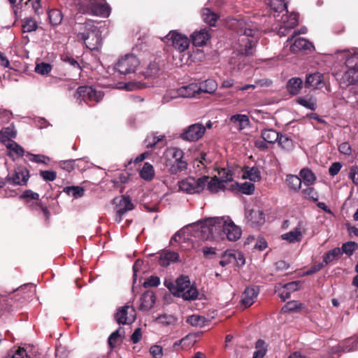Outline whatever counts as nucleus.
I'll use <instances>...</instances> for the list:
<instances>
[{"label":"nucleus","mask_w":358,"mask_h":358,"mask_svg":"<svg viewBox=\"0 0 358 358\" xmlns=\"http://www.w3.org/2000/svg\"><path fill=\"white\" fill-rule=\"evenodd\" d=\"M208 176H202L199 178L188 177L179 183L181 191L188 194H196L201 192L207 184Z\"/></svg>","instance_id":"423d86ee"},{"label":"nucleus","mask_w":358,"mask_h":358,"mask_svg":"<svg viewBox=\"0 0 358 358\" xmlns=\"http://www.w3.org/2000/svg\"><path fill=\"white\" fill-rule=\"evenodd\" d=\"M8 150V155L14 158L15 157H22L24 154V150L15 141H11L6 145Z\"/></svg>","instance_id":"e433bc0d"},{"label":"nucleus","mask_w":358,"mask_h":358,"mask_svg":"<svg viewBox=\"0 0 358 358\" xmlns=\"http://www.w3.org/2000/svg\"><path fill=\"white\" fill-rule=\"evenodd\" d=\"M22 27L24 32H31L37 29L38 24L35 20L27 17L24 20Z\"/></svg>","instance_id":"603ef678"},{"label":"nucleus","mask_w":358,"mask_h":358,"mask_svg":"<svg viewBox=\"0 0 358 358\" xmlns=\"http://www.w3.org/2000/svg\"><path fill=\"white\" fill-rule=\"evenodd\" d=\"M206 131V127L201 123L193 124L185 128L180 137L187 141H196L200 139Z\"/></svg>","instance_id":"9b49d317"},{"label":"nucleus","mask_w":358,"mask_h":358,"mask_svg":"<svg viewBox=\"0 0 358 358\" xmlns=\"http://www.w3.org/2000/svg\"><path fill=\"white\" fill-rule=\"evenodd\" d=\"M16 132L11 127H7L0 131V141H5L11 138H15Z\"/></svg>","instance_id":"bf43d9fd"},{"label":"nucleus","mask_w":358,"mask_h":358,"mask_svg":"<svg viewBox=\"0 0 358 358\" xmlns=\"http://www.w3.org/2000/svg\"><path fill=\"white\" fill-rule=\"evenodd\" d=\"M233 263L238 266H243L245 263V259L243 254L238 250H231Z\"/></svg>","instance_id":"052dcab7"},{"label":"nucleus","mask_w":358,"mask_h":358,"mask_svg":"<svg viewBox=\"0 0 358 358\" xmlns=\"http://www.w3.org/2000/svg\"><path fill=\"white\" fill-rule=\"evenodd\" d=\"M168 288L173 295L184 300H195L198 297L199 292L196 288L191 284L187 276L178 278L175 283H170Z\"/></svg>","instance_id":"20e7f679"},{"label":"nucleus","mask_w":358,"mask_h":358,"mask_svg":"<svg viewBox=\"0 0 358 358\" xmlns=\"http://www.w3.org/2000/svg\"><path fill=\"white\" fill-rule=\"evenodd\" d=\"M345 59V70L340 78V85L343 87L358 85V48L341 51Z\"/></svg>","instance_id":"f03ea898"},{"label":"nucleus","mask_w":358,"mask_h":358,"mask_svg":"<svg viewBox=\"0 0 358 358\" xmlns=\"http://www.w3.org/2000/svg\"><path fill=\"white\" fill-rule=\"evenodd\" d=\"M84 189L80 186H69L64 188V192L75 199L82 197L84 194Z\"/></svg>","instance_id":"a18cd8bd"},{"label":"nucleus","mask_w":358,"mask_h":358,"mask_svg":"<svg viewBox=\"0 0 358 358\" xmlns=\"http://www.w3.org/2000/svg\"><path fill=\"white\" fill-rule=\"evenodd\" d=\"M287 187L293 192H297L301 187V179L300 177L294 175L287 176L285 180Z\"/></svg>","instance_id":"72a5a7b5"},{"label":"nucleus","mask_w":358,"mask_h":358,"mask_svg":"<svg viewBox=\"0 0 358 358\" xmlns=\"http://www.w3.org/2000/svg\"><path fill=\"white\" fill-rule=\"evenodd\" d=\"M206 187V189L211 194L217 193L225 189V185L216 176L210 179L208 177Z\"/></svg>","instance_id":"c756f323"},{"label":"nucleus","mask_w":358,"mask_h":358,"mask_svg":"<svg viewBox=\"0 0 358 358\" xmlns=\"http://www.w3.org/2000/svg\"><path fill=\"white\" fill-rule=\"evenodd\" d=\"M201 16L203 21L208 23L210 26H215L218 17L216 13L212 12L208 8L202 9Z\"/></svg>","instance_id":"ea45409f"},{"label":"nucleus","mask_w":358,"mask_h":358,"mask_svg":"<svg viewBox=\"0 0 358 358\" xmlns=\"http://www.w3.org/2000/svg\"><path fill=\"white\" fill-rule=\"evenodd\" d=\"M229 217H209L195 224L199 227L204 239L224 238V227Z\"/></svg>","instance_id":"7ed1b4c3"},{"label":"nucleus","mask_w":358,"mask_h":358,"mask_svg":"<svg viewBox=\"0 0 358 358\" xmlns=\"http://www.w3.org/2000/svg\"><path fill=\"white\" fill-rule=\"evenodd\" d=\"M138 59L134 55H126L120 58L115 65V70L121 75H129L134 73L139 66Z\"/></svg>","instance_id":"0eeeda50"},{"label":"nucleus","mask_w":358,"mask_h":358,"mask_svg":"<svg viewBox=\"0 0 358 358\" xmlns=\"http://www.w3.org/2000/svg\"><path fill=\"white\" fill-rule=\"evenodd\" d=\"M232 263L233 259L231 250L226 251L222 256V259L220 261V264L224 267Z\"/></svg>","instance_id":"0e129e2a"},{"label":"nucleus","mask_w":358,"mask_h":358,"mask_svg":"<svg viewBox=\"0 0 358 358\" xmlns=\"http://www.w3.org/2000/svg\"><path fill=\"white\" fill-rule=\"evenodd\" d=\"M279 134L278 132L273 129H267L262 131L261 136L268 143L273 144L278 141Z\"/></svg>","instance_id":"4c0bfd02"},{"label":"nucleus","mask_w":358,"mask_h":358,"mask_svg":"<svg viewBox=\"0 0 358 358\" xmlns=\"http://www.w3.org/2000/svg\"><path fill=\"white\" fill-rule=\"evenodd\" d=\"M157 321L164 325H173L176 323L177 318L173 315L164 314L159 316Z\"/></svg>","instance_id":"6e6d98bb"},{"label":"nucleus","mask_w":358,"mask_h":358,"mask_svg":"<svg viewBox=\"0 0 358 358\" xmlns=\"http://www.w3.org/2000/svg\"><path fill=\"white\" fill-rule=\"evenodd\" d=\"M268 5L275 18L279 17L281 13L287 12V3L284 0H269Z\"/></svg>","instance_id":"a878e982"},{"label":"nucleus","mask_w":358,"mask_h":358,"mask_svg":"<svg viewBox=\"0 0 358 358\" xmlns=\"http://www.w3.org/2000/svg\"><path fill=\"white\" fill-rule=\"evenodd\" d=\"M303 87V81L299 78H292L287 83V90L292 95L297 94Z\"/></svg>","instance_id":"2f4dec72"},{"label":"nucleus","mask_w":358,"mask_h":358,"mask_svg":"<svg viewBox=\"0 0 358 358\" xmlns=\"http://www.w3.org/2000/svg\"><path fill=\"white\" fill-rule=\"evenodd\" d=\"M186 322L192 327H203L206 322V320L203 316L192 315L187 318Z\"/></svg>","instance_id":"de8ad7c7"},{"label":"nucleus","mask_w":358,"mask_h":358,"mask_svg":"<svg viewBox=\"0 0 358 358\" xmlns=\"http://www.w3.org/2000/svg\"><path fill=\"white\" fill-rule=\"evenodd\" d=\"M217 88V84L214 80L208 79L199 85V93L202 92L212 94Z\"/></svg>","instance_id":"473e14b6"},{"label":"nucleus","mask_w":358,"mask_h":358,"mask_svg":"<svg viewBox=\"0 0 358 358\" xmlns=\"http://www.w3.org/2000/svg\"><path fill=\"white\" fill-rule=\"evenodd\" d=\"M26 156L29 157L30 161L35 163H43L48 164L50 161V159L48 156L43 155H34L30 152H27Z\"/></svg>","instance_id":"5fc2aeb1"},{"label":"nucleus","mask_w":358,"mask_h":358,"mask_svg":"<svg viewBox=\"0 0 358 358\" xmlns=\"http://www.w3.org/2000/svg\"><path fill=\"white\" fill-rule=\"evenodd\" d=\"M243 177L248 178L251 181L257 182L261 179V173L257 167H248L243 171Z\"/></svg>","instance_id":"a19ab883"},{"label":"nucleus","mask_w":358,"mask_h":358,"mask_svg":"<svg viewBox=\"0 0 358 358\" xmlns=\"http://www.w3.org/2000/svg\"><path fill=\"white\" fill-rule=\"evenodd\" d=\"M163 138L164 136H155V134H151L145 139L146 146L148 148H151L155 145L158 142L162 141Z\"/></svg>","instance_id":"e2e57ef3"},{"label":"nucleus","mask_w":358,"mask_h":358,"mask_svg":"<svg viewBox=\"0 0 358 358\" xmlns=\"http://www.w3.org/2000/svg\"><path fill=\"white\" fill-rule=\"evenodd\" d=\"M159 71V65L156 62H152L149 64V65L146 67L145 71H143V74L145 77L149 78L155 76L158 74Z\"/></svg>","instance_id":"8fccbe9b"},{"label":"nucleus","mask_w":358,"mask_h":358,"mask_svg":"<svg viewBox=\"0 0 358 358\" xmlns=\"http://www.w3.org/2000/svg\"><path fill=\"white\" fill-rule=\"evenodd\" d=\"M277 141L283 149L287 150H292L294 146L292 140L286 135L280 134Z\"/></svg>","instance_id":"864d4df0"},{"label":"nucleus","mask_w":358,"mask_h":358,"mask_svg":"<svg viewBox=\"0 0 358 358\" xmlns=\"http://www.w3.org/2000/svg\"><path fill=\"white\" fill-rule=\"evenodd\" d=\"M267 352V345L264 341L259 339L255 343V351L252 358H264Z\"/></svg>","instance_id":"79ce46f5"},{"label":"nucleus","mask_w":358,"mask_h":358,"mask_svg":"<svg viewBox=\"0 0 358 358\" xmlns=\"http://www.w3.org/2000/svg\"><path fill=\"white\" fill-rule=\"evenodd\" d=\"M166 159L167 166H169V172L177 174L187 169V163L184 159V152L181 149L176 147L168 148L163 155Z\"/></svg>","instance_id":"39448f33"},{"label":"nucleus","mask_w":358,"mask_h":358,"mask_svg":"<svg viewBox=\"0 0 358 358\" xmlns=\"http://www.w3.org/2000/svg\"><path fill=\"white\" fill-rule=\"evenodd\" d=\"M160 284V279L157 276L151 275L144 282V287H157Z\"/></svg>","instance_id":"69168bd1"},{"label":"nucleus","mask_w":358,"mask_h":358,"mask_svg":"<svg viewBox=\"0 0 358 358\" xmlns=\"http://www.w3.org/2000/svg\"><path fill=\"white\" fill-rule=\"evenodd\" d=\"M282 16L275 18L278 21L282 22V25L278 29V35L280 36H284L287 34V31L288 29H293L295 27L298 23V15L295 13H291L287 14V12L284 14L281 13Z\"/></svg>","instance_id":"f8f14e48"},{"label":"nucleus","mask_w":358,"mask_h":358,"mask_svg":"<svg viewBox=\"0 0 358 358\" xmlns=\"http://www.w3.org/2000/svg\"><path fill=\"white\" fill-rule=\"evenodd\" d=\"M282 238L289 241V243L299 242L302 238L301 231L300 229H295L293 231L282 234Z\"/></svg>","instance_id":"37998d69"},{"label":"nucleus","mask_w":358,"mask_h":358,"mask_svg":"<svg viewBox=\"0 0 358 358\" xmlns=\"http://www.w3.org/2000/svg\"><path fill=\"white\" fill-rule=\"evenodd\" d=\"M301 194L302 197L305 199L313 201H317L319 199V194L317 191L311 185L304 186L301 189Z\"/></svg>","instance_id":"f704fd0d"},{"label":"nucleus","mask_w":358,"mask_h":358,"mask_svg":"<svg viewBox=\"0 0 358 358\" xmlns=\"http://www.w3.org/2000/svg\"><path fill=\"white\" fill-rule=\"evenodd\" d=\"M358 248V244L355 242L350 241L343 243L341 247L342 253H345L348 255H352V253Z\"/></svg>","instance_id":"4d7b16f0"},{"label":"nucleus","mask_w":358,"mask_h":358,"mask_svg":"<svg viewBox=\"0 0 358 358\" xmlns=\"http://www.w3.org/2000/svg\"><path fill=\"white\" fill-rule=\"evenodd\" d=\"M192 43L195 46H203L210 38L209 31L206 29L195 31L191 35Z\"/></svg>","instance_id":"b1692460"},{"label":"nucleus","mask_w":358,"mask_h":358,"mask_svg":"<svg viewBox=\"0 0 358 358\" xmlns=\"http://www.w3.org/2000/svg\"><path fill=\"white\" fill-rule=\"evenodd\" d=\"M229 124L238 131H241L248 127L250 120L247 115L236 114L230 117Z\"/></svg>","instance_id":"412c9836"},{"label":"nucleus","mask_w":358,"mask_h":358,"mask_svg":"<svg viewBox=\"0 0 358 358\" xmlns=\"http://www.w3.org/2000/svg\"><path fill=\"white\" fill-rule=\"evenodd\" d=\"M89 49L92 50H98L102 43L101 33L99 29L94 28L87 34H80Z\"/></svg>","instance_id":"4468645a"},{"label":"nucleus","mask_w":358,"mask_h":358,"mask_svg":"<svg viewBox=\"0 0 358 358\" xmlns=\"http://www.w3.org/2000/svg\"><path fill=\"white\" fill-rule=\"evenodd\" d=\"M300 282L293 281L284 285L278 290V294L282 301L291 296L292 292H296L299 289Z\"/></svg>","instance_id":"5701e85b"},{"label":"nucleus","mask_w":358,"mask_h":358,"mask_svg":"<svg viewBox=\"0 0 358 358\" xmlns=\"http://www.w3.org/2000/svg\"><path fill=\"white\" fill-rule=\"evenodd\" d=\"M296 103L301 106L314 110L316 108V101L313 97H298L296 100Z\"/></svg>","instance_id":"49530a36"},{"label":"nucleus","mask_w":358,"mask_h":358,"mask_svg":"<svg viewBox=\"0 0 358 358\" xmlns=\"http://www.w3.org/2000/svg\"><path fill=\"white\" fill-rule=\"evenodd\" d=\"M259 292V289L257 286L247 287L242 294L241 302L245 307L252 305Z\"/></svg>","instance_id":"a211bd4d"},{"label":"nucleus","mask_w":358,"mask_h":358,"mask_svg":"<svg viewBox=\"0 0 358 358\" xmlns=\"http://www.w3.org/2000/svg\"><path fill=\"white\" fill-rule=\"evenodd\" d=\"M233 191L241 192L244 194L251 195L255 192L254 184L250 182H244L243 183L235 182L231 186Z\"/></svg>","instance_id":"c85d7f7f"},{"label":"nucleus","mask_w":358,"mask_h":358,"mask_svg":"<svg viewBox=\"0 0 358 358\" xmlns=\"http://www.w3.org/2000/svg\"><path fill=\"white\" fill-rule=\"evenodd\" d=\"M237 33L239 36L236 47L237 53H235L236 57L233 56L229 61L234 71H239L245 66L246 57L253 54V49L258 38V30L254 23L245 20H239L237 22Z\"/></svg>","instance_id":"f257e3e1"},{"label":"nucleus","mask_w":358,"mask_h":358,"mask_svg":"<svg viewBox=\"0 0 358 358\" xmlns=\"http://www.w3.org/2000/svg\"><path fill=\"white\" fill-rule=\"evenodd\" d=\"M245 219L252 227L262 225L265 222L264 213L259 208L247 209Z\"/></svg>","instance_id":"dca6fc26"},{"label":"nucleus","mask_w":358,"mask_h":358,"mask_svg":"<svg viewBox=\"0 0 358 358\" xmlns=\"http://www.w3.org/2000/svg\"><path fill=\"white\" fill-rule=\"evenodd\" d=\"M301 181L303 180L304 186L312 185L316 180L315 174L308 169H303L299 173Z\"/></svg>","instance_id":"c9c22d12"},{"label":"nucleus","mask_w":358,"mask_h":358,"mask_svg":"<svg viewBox=\"0 0 358 358\" xmlns=\"http://www.w3.org/2000/svg\"><path fill=\"white\" fill-rule=\"evenodd\" d=\"M165 43L171 45L179 52H184L189 45V40L185 36L176 31H171L163 39Z\"/></svg>","instance_id":"9d476101"},{"label":"nucleus","mask_w":358,"mask_h":358,"mask_svg":"<svg viewBox=\"0 0 358 358\" xmlns=\"http://www.w3.org/2000/svg\"><path fill=\"white\" fill-rule=\"evenodd\" d=\"M180 261V256L178 252L173 251H166L162 254L159 259V264L162 266H167L172 262Z\"/></svg>","instance_id":"bb28decb"},{"label":"nucleus","mask_w":358,"mask_h":358,"mask_svg":"<svg viewBox=\"0 0 358 358\" xmlns=\"http://www.w3.org/2000/svg\"><path fill=\"white\" fill-rule=\"evenodd\" d=\"M342 255L341 248H335L328 252H327L323 257V262L325 264H329L333 262L335 259L339 257Z\"/></svg>","instance_id":"3c124183"},{"label":"nucleus","mask_w":358,"mask_h":358,"mask_svg":"<svg viewBox=\"0 0 358 358\" xmlns=\"http://www.w3.org/2000/svg\"><path fill=\"white\" fill-rule=\"evenodd\" d=\"M324 85L323 75L319 72L309 74L306 76L305 87L320 89Z\"/></svg>","instance_id":"4be33fe9"},{"label":"nucleus","mask_w":358,"mask_h":358,"mask_svg":"<svg viewBox=\"0 0 358 358\" xmlns=\"http://www.w3.org/2000/svg\"><path fill=\"white\" fill-rule=\"evenodd\" d=\"M52 70V66L50 64L41 62L37 64L35 67V71L41 75H47Z\"/></svg>","instance_id":"680f3d73"},{"label":"nucleus","mask_w":358,"mask_h":358,"mask_svg":"<svg viewBox=\"0 0 358 358\" xmlns=\"http://www.w3.org/2000/svg\"><path fill=\"white\" fill-rule=\"evenodd\" d=\"M41 177L45 181H53L56 179V172L53 171H41Z\"/></svg>","instance_id":"338daca9"},{"label":"nucleus","mask_w":358,"mask_h":358,"mask_svg":"<svg viewBox=\"0 0 358 358\" xmlns=\"http://www.w3.org/2000/svg\"><path fill=\"white\" fill-rule=\"evenodd\" d=\"M193 336L191 335H187L180 340L176 341L173 344V348L176 350L179 349H187L192 347L194 343Z\"/></svg>","instance_id":"58836bf2"},{"label":"nucleus","mask_w":358,"mask_h":358,"mask_svg":"<svg viewBox=\"0 0 358 358\" xmlns=\"http://www.w3.org/2000/svg\"><path fill=\"white\" fill-rule=\"evenodd\" d=\"M75 96L77 99H80V102L84 101L91 105L90 102L98 103L100 101L103 97V93L90 86H81L78 88Z\"/></svg>","instance_id":"6e6552de"},{"label":"nucleus","mask_w":358,"mask_h":358,"mask_svg":"<svg viewBox=\"0 0 358 358\" xmlns=\"http://www.w3.org/2000/svg\"><path fill=\"white\" fill-rule=\"evenodd\" d=\"M115 320L118 324H129L136 320V310L132 306L125 305L118 309L115 314Z\"/></svg>","instance_id":"ddd939ff"},{"label":"nucleus","mask_w":358,"mask_h":358,"mask_svg":"<svg viewBox=\"0 0 358 358\" xmlns=\"http://www.w3.org/2000/svg\"><path fill=\"white\" fill-rule=\"evenodd\" d=\"M241 236V228L236 225L229 217V221L226 222L224 227V237L226 236L231 241H236L240 238Z\"/></svg>","instance_id":"f3484780"},{"label":"nucleus","mask_w":358,"mask_h":358,"mask_svg":"<svg viewBox=\"0 0 358 358\" xmlns=\"http://www.w3.org/2000/svg\"><path fill=\"white\" fill-rule=\"evenodd\" d=\"M83 3L87 7L86 12L94 15L107 17L110 13V8L105 0H85Z\"/></svg>","instance_id":"1a4fd4ad"},{"label":"nucleus","mask_w":358,"mask_h":358,"mask_svg":"<svg viewBox=\"0 0 358 358\" xmlns=\"http://www.w3.org/2000/svg\"><path fill=\"white\" fill-rule=\"evenodd\" d=\"M29 179L27 171H15L13 175H8L6 182L13 185H24Z\"/></svg>","instance_id":"6ab92c4d"},{"label":"nucleus","mask_w":358,"mask_h":358,"mask_svg":"<svg viewBox=\"0 0 358 358\" xmlns=\"http://www.w3.org/2000/svg\"><path fill=\"white\" fill-rule=\"evenodd\" d=\"M150 353L153 358H162L163 355V349L160 345H152L150 348Z\"/></svg>","instance_id":"774afa93"},{"label":"nucleus","mask_w":358,"mask_h":358,"mask_svg":"<svg viewBox=\"0 0 358 358\" xmlns=\"http://www.w3.org/2000/svg\"><path fill=\"white\" fill-rule=\"evenodd\" d=\"M180 96L182 98L194 97L199 93V85L197 83H191L187 85H184L179 88Z\"/></svg>","instance_id":"7c9ffc66"},{"label":"nucleus","mask_w":358,"mask_h":358,"mask_svg":"<svg viewBox=\"0 0 358 358\" xmlns=\"http://www.w3.org/2000/svg\"><path fill=\"white\" fill-rule=\"evenodd\" d=\"M155 303V295L152 291H147L140 299V309L143 311L150 310Z\"/></svg>","instance_id":"393cba45"},{"label":"nucleus","mask_w":358,"mask_h":358,"mask_svg":"<svg viewBox=\"0 0 358 358\" xmlns=\"http://www.w3.org/2000/svg\"><path fill=\"white\" fill-rule=\"evenodd\" d=\"M155 175L153 166L149 163H145L140 171L141 177L145 180H150Z\"/></svg>","instance_id":"09e8293b"},{"label":"nucleus","mask_w":358,"mask_h":358,"mask_svg":"<svg viewBox=\"0 0 358 358\" xmlns=\"http://www.w3.org/2000/svg\"><path fill=\"white\" fill-rule=\"evenodd\" d=\"M178 243L181 249L184 250H189L193 247V243L186 236L183 230L177 231L171 238L170 243L173 245V243Z\"/></svg>","instance_id":"aec40b11"},{"label":"nucleus","mask_w":358,"mask_h":358,"mask_svg":"<svg viewBox=\"0 0 358 358\" xmlns=\"http://www.w3.org/2000/svg\"><path fill=\"white\" fill-rule=\"evenodd\" d=\"M48 17L51 24L57 26L62 22L63 15L60 10L55 8L49 11Z\"/></svg>","instance_id":"c03bdc74"},{"label":"nucleus","mask_w":358,"mask_h":358,"mask_svg":"<svg viewBox=\"0 0 358 358\" xmlns=\"http://www.w3.org/2000/svg\"><path fill=\"white\" fill-rule=\"evenodd\" d=\"M113 203L116 205L115 221H117V222H121L122 217L126 212L131 210L134 208V205L131 202L129 198L125 196L115 198L113 200Z\"/></svg>","instance_id":"2eb2a0df"},{"label":"nucleus","mask_w":358,"mask_h":358,"mask_svg":"<svg viewBox=\"0 0 358 358\" xmlns=\"http://www.w3.org/2000/svg\"><path fill=\"white\" fill-rule=\"evenodd\" d=\"M313 48L312 43L304 38H298L290 45V50L292 52H297L301 50H310Z\"/></svg>","instance_id":"cd10ccee"},{"label":"nucleus","mask_w":358,"mask_h":358,"mask_svg":"<svg viewBox=\"0 0 358 358\" xmlns=\"http://www.w3.org/2000/svg\"><path fill=\"white\" fill-rule=\"evenodd\" d=\"M181 97L180 89L168 90L163 96V102L168 103L174 99Z\"/></svg>","instance_id":"13d9d810"}]
</instances>
